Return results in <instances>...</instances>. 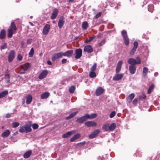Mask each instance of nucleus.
I'll return each mask as SVG.
<instances>
[{"mask_svg": "<svg viewBox=\"0 0 160 160\" xmlns=\"http://www.w3.org/2000/svg\"><path fill=\"white\" fill-rule=\"evenodd\" d=\"M6 33L4 29H2L0 32V39H2L5 37Z\"/></svg>", "mask_w": 160, "mask_h": 160, "instance_id": "26", "label": "nucleus"}, {"mask_svg": "<svg viewBox=\"0 0 160 160\" xmlns=\"http://www.w3.org/2000/svg\"><path fill=\"white\" fill-rule=\"evenodd\" d=\"M95 36L93 37H90L89 38V39L88 40V42H90L92 40H93V39H94L95 38Z\"/></svg>", "mask_w": 160, "mask_h": 160, "instance_id": "54", "label": "nucleus"}, {"mask_svg": "<svg viewBox=\"0 0 160 160\" xmlns=\"http://www.w3.org/2000/svg\"><path fill=\"white\" fill-rule=\"evenodd\" d=\"M116 125L115 123H112L109 127V130L111 131H113L116 128Z\"/></svg>", "mask_w": 160, "mask_h": 160, "instance_id": "28", "label": "nucleus"}, {"mask_svg": "<svg viewBox=\"0 0 160 160\" xmlns=\"http://www.w3.org/2000/svg\"><path fill=\"white\" fill-rule=\"evenodd\" d=\"M122 64V61H119L118 62L117 66H118L120 67H121Z\"/></svg>", "mask_w": 160, "mask_h": 160, "instance_id": "58", "label": "nucleus"}, {"mask_svg": "<svg viewBox=\"0 0 160 160\" xmlns=\"http://www.w3.org/2000/svg\"><path fill=\"white\" fill-rule=\"evenodd\" d=\"M5 79L6 80V82L8 84L9 83L10 81V77L9 74H6L5 75Z\"/></svg>", "mask_w": 160, "mask_h": 160, "instance_id": "35", "label": "nucleus"}, {"mask_svg": "<svg viewBox=\"0 0 160 160\" xmlns=\"http://www.w3.org/2000/svg\"><path fill=\"white\" fill-rule=\"evenodd\" d=\"M50 28V25L48 24H46L43 27L42 31L43 34L44 35H47L49 31Z\"/></svg>", "mask_w": 160, "mask_h": 160, "instance_id": "7", "label": "nucleus"}, {"mask_svg": "<svg viewBox=\"0 0 160 160\" xmlns=\"http://www.w3.org/2000/svg\"><path fill=\"white\" fill-rule=\"evenodd\" d=\"M138 42H137V41H135V42H134L133 43L134 46H133V48L137 49V47L138 46Z\"/></svg>", "mask_w": 160, "mask_h": 160, "instance_id": "50", "label": "nucleus"}, {"mask_svg": "<svg viewBox=\"0 0 160 160\" xmlns=\"http://www.w3.org/2000/svg\"><path fill=\"white\" fill-rule=\"evenodd\" d=\"M135 97V94L134 93H132L129 94L127 98V100L129 102H130Z\"/></svg>", "mask_w": 160, "mask_h": 160, "instance_id": "30", "label": "nucleus"}, {"mask_svg": "<svg viewBox=\"0 0 160 160\" xmlns=\"http://www.w3.org/2000/svg\"><path fill=\"white\" fill-rule=\"evenodd\" d=\"M73 50H68L64 53L62 52L63 56H66L68 57H70L72 55L73 53Z\"/></svg>", "mask_w": 160, "mask_h": 160, "instance_id": "18", "label": "nucleus"}, {"mask_svg": "<svg viewBox=\"0 0 160 160\" xmlns=\"http://www.w3.org/2000/svg\"><path fill=\"white\" fill-rule=\"evenodd\" d=\"M32 42V39H28L27 40V43L28 44H31Z\"/></svg>", "mask_w": 160, "mask_h": 160, "instance_id": "56", "label": "nucleus"}, {"mask_svg": "<svg viewBox=\"0 0 160 160\" xmlns=\"http://www.w3.org/2000/svg\"><path fill=\"white\" fill-rule=\"evenodd\" d=\"M104 89L101 87H99L96 89L95 91V94L97 96H99L101 95L104 92Z\"/></svg>", "mask_w": 160, "mask_h": 160, "instance_id": "11", "label": "nucleus"}, {"mask_svg": "<svg viewBox=\"0 0 160 160\" xmlns=\"http://www.w3.org/2000/svg\"><path fill=\"white\" fill-rule=\"evenodd\" d=\"M78 112H75L71 113L68 116L66 117L65 119L66 120H69L74 116H75L78 113Z\"/></svg>", "mask_w": 160, "mask_h": 160, "instance_id": "23", "label": "nucleus"}, {"mask_svg": "<svg viewBox=\"0 0 160 160\" xmlns=\"http://www.w3.org/2000/svg\"><path fill=\"white\" fill-rule=\"evenodd\" d=\"M59 12L57 8H55L53 11L51 16L52 20L55 19L57 17Z\"/></svg>", "mask_w": 160, "mask_h": 160, "instance_id": "8", "label": "nucleus"}, {"mask_svg": "<svg viewBox=\"0 0 160 160\" xmlns=\"http://www.w3.org/2000/svg\"><path fill=\"white\" fill-rule=\"evenodd\" d=\"M72 134V132H68L62 135V138H68Z\"/></svg>", "mask_w": 160, "mask_h": 160, "instance_id": "29", "label": "nucleus"}, {"mask_svg": "<svg viewBox=\"0 0 160 160\" xmlns=\"http://www.w3.org/2000/svg\"><path fill=\"white\" fill-rule=\"evenodd\" d=\"M85 52H87L88 53H91L93 51V49L90 45H87L85 46L84 49Z\"/></svg>", "mask_w": 160, "mask_h": 160, "instance_id": "16", "label": "nucleus"}, {"mask_svg": "<svg viewBox=\"0 0 160 160\" xmlns=\"http://www.w3.org/2000/svg\"><path fill=\"white\" fill-rule=\"evenodd\" d=\"M25 133H27L28 132H31L32 130V129L31 128V127L30 126H25Z\"/></svg>", "mask_w": 160, "mask_h": 160, "instance_id": "37", "label": "nucleus"}, {"mask_svg": "<svg viewBox=\"0 0 160 160\" xmlns=\"http://www.w3.org/2000/svg\"><path fill=\"white\" fill-rule=\"evenodd\" d=\"M136 66L134 65H130L129 66V70L130 73L131 74H134L136 71Z\"/></svg>", "mask_w": 160, "mask_h": 160, "instance_id": "15", "label": "nucleus"}, {"mask_svg": "<svg viewBox=\"0 0 160 160\" xmlns=\"http://www.w3.org/2000/svg\"><path fill=\"white\" fill-rule=\"evenodd\" d=\"M8 93L7 90H5L0 93V98H3Z\"/></svg>", "mask_w": 160, "mask_h": 160, "instance_id": "31", "label": "nucleus"}, {"mask_svg": "<svg viewBox=\"0 0 160 160\" xmlns=\"http://www.w3.org/2000/svg\"><path fill=\"white\" fill-rule=\"evenodd\" d=\"M96 73L94 72L90 71L89 73V76L91 78H95L96 77Z\"/></svg>", "mask_w": 160, "mask_h": 160, "instance_id": "40", "label": "nucleus"}, {"mask_svg": "<svg viewBox=\"0 0 160 160\" xmlns=\"http://www.w3.org/2000/svg\"><path fill=\"white\" fill-rule=\"evenodd\" d=\"M25 126H22L19 129V132L21 133L25 132Z\"/></svg>", "mask_w": 160, "mask_h": 160, "instance_id": "45", "label": "nucleus"}, {"mask_svg": "<svg viewBox=\"0 0 160 160\" xmlns=\"http://www.w3.org/2000/svg\"><path fill=\"white\" fill-rule=\"evenodd\" d=\"M87 119H88L87 118V117L86 116V114H85L84 116L77 118L76 121L78 123H82Z\"/></svg>", "mask_w": 160, "mask_h": 160, "instance_id": "10", "label": "nucleus"}, {"mask_svg": "<svg viewBox=\"0 0 160 160\" xmlns=\"http://www.w3.org/2000/svg\"><path fill=\"white\" fill-rule=\"evenodd\" d=\"M32 153V151L31 150H29L24 153L23 155V156L24 158L25 159L28 158L31 156Z\"/></svg>", "mask_w": 160, "mask_h": 160, "instance_id": "19", "label": "nucleus"}, {"mask_svg": "<svg viewBox=\"0 0 160 160\" xmlns=\"http://www.w3.org/2000/svg\"><path fill=\"white\" fill-rule=\"evenodd\" d=\"M100 130L99 129L95 130L89 135V138L90 139H92L95 138L100 133Z\"/></svg>", "mask_w": 160, "mask_h": 160, "instance_id": "9", "label": "nucleus"}, {"mask_svg": "<svg viewBox=\"0 0 160 160\" xmlns=\"http://www.w3.org/2000/svg\"><path fill=\"white\" fill-rule=\"evenodd\" d=\"M121 68V67H120L118 66H117L116 70V73H118L120 71Z\"/></svg>", "mask_w": 160, "mask_h": 160, "instance_id": "51", "label": "nucleus"}, {"mask_svg": "<svg viewBox=\"0 0 160 160\" xmlns=\"http://www.w3.org/2000/svg\"><path fill=\"white\" fill-rule=\"evenodd\" d=\"M19 123L17 122H12V128H17L19 125Z\"/></svg>", "mask_w": 160, "mask_h": 160, "instance_id": "39", "label": "nucleus"}, {"mask_svg": "<svg viewBox=\"0 0 160 160\" xmlns=\"http://www.w3.org/2000/svg\"><path fill=\"white\" fill-rule=\"evenodd\" d=\"M13 31L11 30V29H8V36L9 38H11L12 37L13 34Z\"/></svg>", "mask_w": 160, "mask_h": 160, "instance_id": "38", "label": "nucleus"}, {"mask_svg": "<svg viewBox=\"0 0 160 160\" xmlns=\"http://www.w3.org/2000/svg\"><path fill=\"white\" fill-rule=\"evenodd\" d=\"M128 64H131V65L135 64H139L141 63V59L140 57H137L135 59L132 58H129L128 61Z\"/></svg>", "mask_w": 160, "mask_h": 160, "instance_id": "1", "label": "nucleus"}, {"mask_svg": "<svg viewBox=\"0 0 160 160\" xmlns=\"http://www.w3.org/2000/svg\"><path fill=\"white\" fill-rule=\"evenodd\" d=\"M138 102V100L136 98H135L133 100L132 102V103L134 105H136L137 103Z\"/></svg>", "mask_w": 160, "mask_h": 160, "instance_id": "57", "label": "nucleus"}, {"mask_svg": "<svg viewBox=\"0 0 160 160\" xmlns=\"http://www.w3.org/2000/svg\"><path fill=\"white\" fill-rule=\"evenodd\" d=\"M32 100V96L30 95H28L26 98V103L27 104H29L31 103Z\"/></svg>", "mask_w": 160, "mask_h": 160, "instance_id": "24", "label": "nucleus"}, {"mask_svg": "<svg viewBox=\"0 0 160 160\" xmlns=\"http://www.w3.org/2000/svg\"><path fill=\"white\" fill-rule=\"evenodd\" d=\"M106 42L105 39H104L100 41L98 43L99 47L101 46L104 44Z\"/></svg>", "mask_w": 160, "mask_h": 160, "instance_id": "43", "label": "nucleus"}, {"mask_svg": "<svg viewBox=\"0 0 160 160\" xmlns=\"http://www.w3.org/2000/svg\"><path fill=\"white\" fill-rule=\"evenodd\" d=\"M49 95V93L48 92H45L43 93L41 96V98L46 99L47 98Z\"/></svg>", "mask_w": 160, "mask_h": 160, "instance_id": "27", "label": "nucleus"}, {"mask_svg": "<svg viewBox=\"0 0 160 160\" xmlns=\"http://www.w3.org/2000/svg\"><path fill=\"white\" fill-rule=\"evenodd\" d=\"M11 116V114H10L7 113L6 114V118H9Z\"/></svg>", "mask_w": 160, "mask_h": 160, "instance_id": "62", "label": "nucleus"}, {"mask_svg": "<svg viewBox=\"0 0 160 160\" xmlns=\"http://www.w3.org/2000/svg\"><path fill=\"white\" fill-rule=\"evenodd\" d=\"M88 27V23L87 22L84 21L82 24V28L86 30L87 29Z\"/></svg>", "mask_w": 160, "mask_h": 160, "instance_id": "33", "label": "nucleus"}, {"mask_svg": "<svg viewBox=\"0 0 160 160\" xmlns=\"http://www.w3.org/2000/svg\"><path fill=\"white\" fill-rule=\"evenodd\" d=\"M148 68L146 67H144L143 68L142 74L143 76H145L147 75V73L148 71Z\"/></svg>", "mask_w": 160, "mask_h": 160, "instance_id": "32", "label": "nucleus"}, {"mask_svg": "<svg viewBox=\"0 0 160 160\" xmlns=\"http://www.w3.org/2000/svg\"><path fill=\"white\" fill-rule=\"evenodd\" d=\"M47 64L50 65H51L52 64V63L50 61H48L47 62Z\"/></svg>", "mask_w": 160, "mask_h": 160, "instance_id": "64", "label": "nucleus"}, {"mask_svg": "<svg viewBox=\"0 0 160 160\" xmlns=\"http://www.w3.org/2000/svg\"><path fill=\"white\" fill-rule=\"evenodd\" d=\"M48 73V71L47 70H43L40 74L38 76V78L40 79H42L45 78L47 75Z\"/></svg>", "mask_w": 160, "mask_h": 160, "instance_id": "12", "label": "nucleus"}, {"mask_svg": "<svg viewBox=\"0 0 160 160\" xmlns=\"http://www.w3.org/2000/svg\"><path fill=\"white\" fill-rule=\"evenodd\" d=\"M34 49L33 48H32L31 49L30 51L29 52V56L30 57H32L34 54Z\"/></svg>", "mask_w": 160, "mask_h": 160, "instance_id": "41", "label": "nucleus"}, {"mask_svg": "<svg viewBox=\"0 0 160 160\" xmlns=\"http://www.w3.org/2000/svg\"><path fill=\"white\" fill-rule=\"evenodd\" d=\"M97 67V63H95L92 66L90 69V71L94 72L96 70Z\"/></svg>", "mask_w": 160, "mask_h": 160, "instance_id": "42", "label": "nucleus"}, {"mask_svg": "<svg viewBox=\"0 0 160 160\" xmlns=\"http://www.w3.org/2000/svg\"><path fill=\"white\" fill-rule=\"evenodd\" d=\"M62 52H60L55 53L53 55L51 58L52 60L53 61H55L57 59L62 58Z\"/></svg>", "mask_w": 160, "mask_h": 160, "instance_id": "5", "label": "nucleus"}, {"mask_svg": "<svg viewBox=\"0 0 160 160\" xmlns=\"http://www.w3.org/2000/svg\"><path fill=\"white\" fill-rule=\"evenodd\" d=\"M67 61V60L66 59H63L62 60V62L63 64L66 63Z\"/></svg>", "mask_w": 160, "mask_h": 160, "instance_id": "60", "label": "nucleus"}, {"mask_svg": "<svg viewBox=\"0 0 160 160\" xmlns=\"http://www.w3.org/2000/svg\"><path fill=\"white\" fill-rule=\"evenodd\" d=\"M136 50H137L136 49L133 48L131 50V51L130 52V55H133L134 54L135 52L136 51Z\"/></svg>", "mask_w": 160, "mask_h": 160, "instance_id": "49", "label": "nucleus"}, {"mask_svg": "<svg viewBox=\"0 0 160 160\" xmlns=\"http://www.w3.org/2000/svg\"><path fill=\"white\" fill-rule=\"evenodd\" d=\"M17 58L19 61H21L22 59V57L20 54H18L17 56Z\"/></svg>", "mask_w": 160, "mask_h": 160, "instance_id": "55", "label": "nucleus"}, {"mask_svg": "<svg viewBox=\"0 0 160 160\" xmlns=\"http://www.w3.org/2000/svg\"><path fill=\"white\" fill-rule=\"evenodd\" d=\"M9 29H11V30L13 31L14 32H16L17 30V28L14 22H12L11 23L10 26V28Z\"/></svg>", "mask_w": 160, "mask_h": 160, "instance_id": "21", "label": "nucleus"}, {"mask_svg": "<svg viewBox=\"0 0 160 160\" xmlns=\"http://www.w3.org/2000/svg\"><path fill=\"white\" fill-rule=\"evenodd\" d=\"M31 64L29 63H26L21 65V68L24 71L28 70L31 67Z\"/></svg>", "mask_w": 160, "mask_h": 160, "instance_id": "13", "label": "nucleus"}, {"mask_svg": "<svg viewBox=\"0 0 160 160\" xmlns=\"http://www.w3.org/2000/svg\"><path fill=\"white\" fill-rule=\"evenodd\" d=\"M15 52L14 50H10L8 57V60L9 62H11L15 58Z\"/></svg>", "mask_w": 160, "mask_h": 160, "instance_id": "4", "label": "nucleus"}, {"mask_svg": "<svg viewBox=\"0 0 160 160\" xmlns=\"http://www.w3.org/2000/svg\"><path fill=\"white\" fill-rule=\"evenodd\" d=\"M123 76L122 74H115L113 78V80L116 81H118L121 80Z\"/></svg>", "mask_w": 160, "mask_h": 160, "instance_id": "17", "label": "nucleus"}, {"mask_svg": "<svg viewBox=\"0 0 160 160\" xmlns=\"http://www.w3.org/2000/svg\"><path fill=\"white\" fill-rule=\"evenodd\" d=\"M85 125L88 127H94L97 125L96 122L92 121H88L85 122Z\"/></svg>", "mask_w": 160, "mask_h": 160, "instance_id": "14", "label": "nucleus"}, {"mask_svg": "<svg viewBox=\"0 0 160 160\" xmlns=\"http://www.w3.org/2000/svg\"><path fill=\"white\" fill-rule=\"evenodd\" d=\"M86 116L87 117V119H92L95 118L97 116V114L96 113H92L91 115H89L88 114H86Z\"/></svg>", "mask_w": 160, "mask_h": 160, "instance_id": "25", "label": "nucleus"}, {"mask_svg": "<svg viewBox=\"0 0 160 160\" xmlns=\"http://www.w3.org/2000/svg\"><path fill=\"white\" fill-rule=\"evenodd\" d=\"M154 86L153 85H152L149 87L148 90V94L150 93L151 92L152 90L154 88Z\"/></svg>", "mask_w": 160, "mask_h": 160, "instance_id": "46", "label": "nucleus"}, {"mask_svg": "<svg viewBox=\"0 0 160 160\" xmlns=\"http://www.w3.org/2000/svg\"><path fill=\"white\" fill-rule=\"evenodd\" d=\"M75 58L78 59L80 58L82 55V50L81 48L76 49L75 51Z\"/></svg>", "mask_w": 160, "mask_h": 160, "instance_id": "3", "label": "nucleus"}, {"mask_svg": "<svg viewBox=\"0 0 160 160\" xmlns=\"http://www.w3.org/2000/svg\"><path fill=\"white\" fill-rule=\"evenodd\" d=\"M32 127L33 129H37L38 128V125L37 124L34 123L32 125Z\"/></svg>", "mask_w": 160, "mask_h": 160, "instance_id": "48", "label": "nucleus"}, {"mask_svg": "<svg viewBox=\"0 0 160 160\" xmlns=\"http://www.w3.org/2000/svg\"><path fill=\"white\" fill-rule=\"evenodd\" d=\"M80 136V135L79 133H77L70 139V141L71 142H74L76 140L79 138Z\"/></svg>", "mask_w": 160, "mask_h": 160, "instance_id": "22", "label": "nucleus"}, {"mask_svg": "<svg viewBox=\"0 0 160 160\" xmlns=\"http://www.w3.org/2000/svg\"><path fill=\"white\" fill-rule=\"evenodd\" d=\"M116 112L115 111H113L110 114L109 117L110 118H112L115 115Z\"/></svg>", "mask_w": 160, "mask_h": 160, "instance_id": "52", "label": "nucleus"}, {"mask_svg": "<svg viewBox=\"0 0 160 160\" xmlns=\"http://www.w3.org/2000/svg\"><path fill=\"white\" fill-rule=\"evenodd\" d=\"M102 13L101 12H99L98 14H96L94 17L95 18H98L101 16Z\"/></svg>", "mask_w": 160, "mask_h": 160, "instance_id": "53", "label": "nucleus"}, {"mask_svg": "<svg viewBox=\"0 0 160 160\" xmlns=\"http://www.w3.org/2000/svg\"><path fill=\"white\" fill-rule=\"evenodd\" d=\"M25 43V42L22 41L21 42V46L22 48H24V45Z\"/></svg>", "mask_w": 160, "mask_h": 160, "instance_id": "59", "label": "nucleus"}, {"mask_svg": "<svg viewBox=\"0 0 160 160\" xmlns=\"http://www.w3.org/2000/svg\"><path fill=\"white\" fill-rule=\"evenodd\" d=\"M121 34L123 37L125 44L128 46L129 44V39L127 34L126 31L123 30L121 32Z\"/></svg>", "mask_w": 160, "mask_h": 160, "instance_id": "2", "label": "nucleus"}, {"mask_svg": "<svg viewBox=\"0 0 160 160\" xmlns=\"http://www.w3.org/2000/svg\"><path fill=\"white\" fill-rule=\"evenodd\" d=\"M65 23L64 17L63 16H61L58 23V25L59 28H62Z\"/></svg>", "mask_w": 160, "mask_h": 160, "instance_id": "6", "label": "nucleus"}, {"mask_svg": "<svg viewBox=\"0 0 160 160\" xmlns=\"http://www.w3.org/2000/svg\"><path fill=\"white\" fill-rule=\"evenodd\" d=\"M153 6L152 5H149L148 7V10L150 12H153Z\"/></svg>", "mask_w": 160, "mask_h": 160, "instance_id": "44", "label": "nucleus"}, {"mask_svg": "<svg viewBox=\"0 0 160 160\" xmlns=\"http://www.w3.org/2000/svg\"><path fill=\"white\" fill-rule=\"evenodd\" d=\"M109 129V125L108 124H104L102 127V130L105 131H108Z\"/></svg>", "mask_w": 160, "mask_h": 160, "instance_id": "34", "label": "nucleus"}, {"mask_svg": "<svg viewBox=\"0 0 160 160\" xmlns=\"http://www.w3.org/2000/svg\"><path fill=\"white\" fill-rule=\"evenodd\" d=\"M75 89V86L74 85L72 86L69 88V92L70 93H72L74 92Z\"/></svg>", "mask_w": 160, "mask_h": 160, "instance_id": "36", "label": "nucleus"}, {"mask_svg": "<svg viewBox=\"0 0 160 160\" xmlns=\"http://www.w3.org/2000/svg\"><path fill=\"white\" fill-rule=\"evenodd\" d=\"M10 133V131L8 129L5 130L1 135V136L3 138H6L8 137Z\"/></svg>", "mask_w": 160, "mask_h": 160, "instance_id": "20", "label": "nucleus"}, {"mask_svg": "<svg viewBox=\"0 0 160 160\" xmlns=\"http://www.w3.org/2000/svg\"><path fill=\"white\" fill-rule=\"evenodd\" d=\"M68 2H69L73 3L75 2V0H68Z\"/></svg>", "mask_w": 160, "mask_h": 160, "instance_id": "63", "label": "nucleus"}, {"mask_svg": "<svg viewBox=\"0 0 160 160\" xmlns=\"http://www.w3.org/2000/svg\"><path fill=\"white\" fill-rule=\"evenodd\" d=\"M7 48V44L6 43H4V44L0 46V49L1 50H4L6 49Z\"/></svg>", "mask_w": 160, "mask_h": 160, "instance_id": "47", "label": "nucleus"}, {"mask_svg": "<svg viewBox=\"0 0 160 160\" xmlns=\"http://www.w3.org/2000/svg\"><path fill=\"white\" fill-rule=\"evenodd\" d=\"M120 6V3L119 2L117 4V6L115 7V8L116 9H118L119 8H118V6Z\"/></svg>", "mask_w": 160, "mask_h": 160, "instance_id": "61", "label": "nucleus"}]
</instances>
